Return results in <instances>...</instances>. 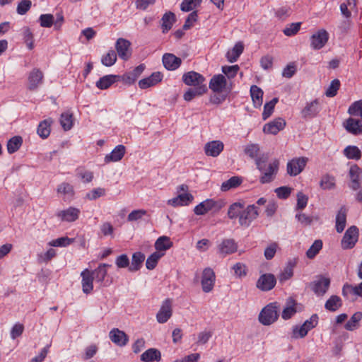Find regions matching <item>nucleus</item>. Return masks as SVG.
<instances>
[{"instance_id": "nucleus-6", "label": "nucleus", "mask_w": 362, "mask_h": 362, "mask_svg": "<svg viewBox=\"0 0 362 362\" xmlns=\"http://www.w3.org/2000/svg\"><path fill=\"white\" fill-rule=\"evenodd\" d=\"M329 285V278L319 275L310 284V287L317 296H323L328 290Z\"/></svg>"}, {"instance_id": "nucleus-37", "label": "nucleus", "mask_w": 362, "mask_h": 362, "mask_svg": "<svg viewBox=\"0 0 362 362\" xmlns=\"http://www.w3.org/2000/svg\"><path fill=\"white\" fill-rule=\"evenodd\" d=\"M243 182V178L239 176L231 177L228 180L223 182L221 186V189L223 192L228 191L231 189H235L240 186Z\"/></svg>"}, {"instance_id": "nucleus-46", "label": "nucleus", "mask_w": 362, "mask_h": 362, "mask_svg": "<svg viewBox=\"0 0 362 362\" xmlns=\"http://www.w3.org/2000/svg\"><path fill=\"white\" fill-rule=\"evenodd\" d=\"M23 139L20 136H15L8 140L7 143V150L9 153H13L21 146Z\"/></svg>"}, {"instance_id": "nucleus-57", "label": "nucleus", "mask_w": 362, "mask_h": 362, "mask_svg": "<svg viewBox=\"0 0 362 362\" xmlns=\"http://www.w3.org/2000/svg\"><path fill=\"white\" fill-rule=\"evenodd\" d=\"M296 313V308L293 301L287 303V305L284 308L281 317L284 320H288Z\"/></svg>"}, {"instance_id": "nucleus-7", "label": "nucleus", "mask_w": 362, "mask_h": 362, "mask_svg": "<svg viewBox=\"0 0 362 362\" xmlns=\"http://www.w3.org/2000/svg\"><path fill=\"white\" fill-rule=\"evenodd\" d=\"M182 81L185 84L194 88L206 86L205 84V78L198 72L191 71L185 73L182 77Z\"/></svg>"}, {"instance_id": "nucleus-15", "label": "nucleus", "mask_w": 362, "mask_h": 362, "mask_svg": "<svg viewBox=\"0 0 362 362\" xmlns=\"http://www.w3.org/2000/svg\"><path fill=\"white\" fill-rule=\"evenodd\" d=\"M44 74L39 69H33L29 74L28 88L31 91L36 90L43 82Z\"/></svg>"}, {"instance_id": "nucleus-64", "label": "nucleus", "mask_w": 362, "mask_h": 362, "mask_svg": "<svg viewBox=\"0 0 362 362\" xmlns=\"http://www.w3.org/2000/svg\"><path fill=\"white\" fill-rule=\"evenodd\" d=\"M238 70H239V66L238 65L222 66V72L228 78H234L237 75Z\"/></svg>"}, {"instance_id": "nucleus-26", "label": "nucleus", "mask_w": 362, "mask_h": 362, "mask_svg": "<svg viewBox=\"0 0 362 362\" xmlns=\"http://www.w3.org/2000/svg\"><path fill=\"white\" fill-rule=\"evenodd\" d=\"M163 79V74L159 72H153L150 76L143 78L139 81V86L141 89H146L153 86L160 82Z\"/></svg>"}, {"instance_id": "nucleus-2", "label": "nucleus", "mask_w": 362, "mask_h": 362, "mask_svg": "<svg viewBox=\"0 0 362 362\" xmlns=\"http://www.w3.org/2000/svg\"><path fill=\"white\" fill-rule=\"evenodd\" d=\"M353 13H357L356 0H344L341 4V35L348 34L353 28Z\"/></svg>"}, {"instance_id": "nucleus-49", "label": "nucleus", "mask_w": 362, "mask_h": 362, "mask_svg": "<svg viewBox=\"0 0 362 362\" xmlns=\"http://www.w3.org/2000/svg\"><path fill=\"white\" fill-rule=\"evenodd\" d=\"M162 257H163V254H161L160 252H154L152 253L146 259V268L149 270L153 269Z\"/></svg>"}, {"instance_id": "nucleus-23", "label": "nucleus", "mask_w": 362, "mask_h": 362, "mask_svg": "<svg viewBox=\"0 0 362 362\" xmlns=\"http://www.w3.org/2000/svg\"><path fill=\"white\" fill-rule=\"evenodd\" d=\"M286 125V122L282 118L276 119L266 124L263 127V132L266 134H276L282 130Z\"/></svg>"}, {"instance_id": "nucleus-55", "label": "nucleus", "mask_w": 362, "mask_h": 362, "mask_svg": "<svg viewBox=\"0 0 362 362\" xmlns=\"http://www.w3.org/2000/svg\"><path fill=\"white\" fill-rule=\"evenodd\" d=\"M339 297L337 296H332L325 303V308L326 310L334 312L339 308Z\"/></svg>"}, {"instance_id": "nucleus-29", "label": "nucleus", "mask_w": 362, "mask_h": 362, "mask_svg": "<svg viewBox=\"0 0 362 362\" xmlns=\"http://www.w3.org/2000/svg\"><path fill=\"white\" fill-rule=\"evenodd\" d=\"M110 267V264L103 263L100 264L95 270L90 271L93 279L97 283H99L100 285L103 284L105 278L107 274V268Z\"/></svg>"}, {"instance_id": "nucleus-9", "label": "nucleus", "mask_w": 362, "mask_h": 362, "mask_svg": "<svg viewBox=\"0 0 362 362\" xmlns=\"http://www.w3.org/2000/svg\"><path fill=\"white\" fill-rule=\"evenodd\" d=\"M216 281V275L211 268L207 267L203 270L202 276V287L205 293H209L214 288Z\"/></svg>"}, {"instance_id": "nucleus-30", "label": "nucleus", "mask_w": 362, "mask_h": 362, "mask_svg": "<svg viewBox=\"0 0 362 362\" xmlns=\"http://www.w3.org/2000/svg\"><path fill=\"white\" fill-rule=\"evenodd\" d=\"M120 78L118 75H106L104 76L96 82V87L100 90H105L110 88L114 83Z\"/></svg>"}, {"instance_id": "nucleus-43", "label": "nucleus", "mask_w": 362, "mask_h": 362, "mask_svg": "<svg viewBox=\"0 0 362 362\" xmlns=\"http://www.w3.org/2000/svg\"><path fill=\"white\" fill-rule=\"evenodd\" d=\"M51 123L52 121L50 119H45L39 124L37 132L41 138L46 139L49 136L51 132Z\"/></svg>"}, {"instance_id": "nucleus-18", "label": "nucleus", "mask_w": 362, "mask_h": 362, "mask_svg": "<svg viewBox=\"0 0 362 362\" xmlns=\"http://www.w3.org/2000/svg\"><path fill=\"white\" fill-rule=\"evenodd\" d=\"M217 247L218 253L220 255L226 256L235 252L238 245L233 239H224Z\"/></svg>"}, {"instance_id": "nucleus-39", "label": "nucleus", "mask_w": 362, "mask_h": 362, "mask_svg": "<svg viewBox=\"0 0 362 362\" xmlns=\"http://www.w3.org/2000/svg\"><path fill=\"white\" fill-rule=\"evenodd\" d=\"M250 95L255 107H260L262 104L263 91L258 86L253 85L250 87Z\"/></svg>"}, {"instance_id": "nucleus-36", "label": "nucleus", "mask_w": 362, "mask_h": 362, "mask_svg": "<svg viewBox=\"0 0 362 362\" xmlns=\"http://www.w3.org/2000/svg\"><path fill=\"white\" fill-rule=\"evenodd\" d=\"M319 103L317 100H315L307 105L302 110V117L304 118L313 117L319 112Z\"/></svg>"}, {"instance_id": "nucleus-4", "label": "nucleus", "mask_w": 362, "mask_h": 362, "mask_svg": "<svg viewBox=\"0 0 362 362\" xmlns=\"http://www.w3.org/2000/svg\"><path fill=\"white\" fill-rule=\"evenodd\" d=\"M358 228L355 226L349 227L341 240V247L345 250L353 248L358 242Z\"/></svg>"}, {"instance_id": "nucleus-3", "label": "nucleus", "mask_w": 362, "mask_h": 362, "mask_svg": "<svg viewBox=\"0 0 362 362\" xmlns=\"http://www.w3.org/2000/svg\"><path fill=\"white\" fill-rule=\"evenodd\" d=\"M279 312V304L277 302L271 303L262 310L259 320L264 325H270L277 320Z\"/></svg>"}, {"instance_id": "nucleus-53", "label": "nucleus", "mask_w": 362, "mask_h": 362, "mask_svg": "<svg viewBox=\"0 0 362 362\" xmlns=\"http://www.w3.org/2000/svg\"><path fill=\"white\" fill-rule=\"evenodd\" d=\"M279 99L277 98H273L269 102L267 103L264 106V111L262 113L263 119H267L269 117L274 109L276 104L278 103Z\"/></svg>"}, {"instance_id": "nucleus-17", "label": "nucleus", "mask_w": 362, "mask_h": 362, "mask_svg": "<svg viewBox=\"0 0 362 362\" xmlns=\"http://www.w3.org/2000/svg\"><path fill=\"white\" fill-rule=\"evenodd\" d=\"M227 81L222 74L214 75L210 80L209 88L214 93H220L226 88Z\"/></svg>"}, {"instance_id": "nucleus-21", "label": "nucleus", "mask_w": 362, "mask_h": 362, "mask_svg": "<svg viewBox=\"0 0 362 362\" xmlns=\"http://www.w3.org/2000/svg\"><path fill=\"white\" fill-rule=\"evenodd\" d=\"M80 210L75 207H69L66 210H62L57 214V216L62 221L74 222L78 218Z\"/></svg>"}, {"instance_id": "nucleus-44", "label": "nucleus", "mask_w": 362, "mask_h": 362, "mask_svg": "<svg viewBox=\"0 0 362 362\" xmlns=\"http://www.w3.org/2000/svg\"><path fill=\"white\" fill-rule=\"evenodd\" d=\"M362 319V313L356 312L351 317V319L345 324L344 327L349 331L355 330L358 327L359 322Z\"/></svg>"}, {"instance_id": "nucleus-31", "label": "nucleus", "mask_w": 362, "mask_h": 362, "mask_svg": "<svg viewBox=\"0 0 362 362\" xmlns=\"http://www.w3.org/2000/svg\"><path fill=\"white\" fill-rule=\"evenodd\" d=\"M173 242L168 236L163 235L159 237L155 243L156 252H160L161 254L165 255V251L173 247Z\"/></svg>"}, {"instance_id": "nucleus-19", "label": "nucleus", "mask_w": 362, "mask_h": 362, "mask_svg": "<svg viewBox=\"0 0 362 362\" xmlns=\"http://www.w3.org/2000/svg\"><path fill=\"white\" fill-rule=\"evenodd\" d=\"M221 208L214 199H206L197 205L194 209V212L197 215H204L213 209L218 210Z\"/></svg>"}, {"instance_id": "nucleus-40", "label": "nucleus", "mask_w": 362, "mask_h": 362, "mask_svg": "<svg viewBox=\"0 0 362 362\" xmlns=\"http://www.w3.org/2000/svg\"><path fill=\"white\" fill-rule=\"evenodd\" d=\"M144 259L145 255L143 253L140 252L134 253L132 255V264L129 267V270L132 272L138 271Z\"/></svg>"}, {"instance_id": "nucleus-20", "label": "nucleus", "mask_w": 362, "mask_h": 362, "mask_svg": "<svg viewBox=\"0 0 362 362\" xmlns=\"http://www.w3.org/2000/svg\"><path fill=\"white\" fill-rule=\"evenodd\" d=\"M163 64L166 69L176 70L182 64V59L171 53H165L163 55Z\"/></svg>"}, {"instance_id": "nucleus-42", "label": "nucleus", "mask_w": 362, "mask_h": 362, "mask_svg": "<svg viewBox=\"0 0 362 362\" xmlns=\"http://www.w3.org/2000/svg\"><path fill=\"white\" fill-rule=\"evenodd\" d=\"M344 154L348 159L358 160L361 158V151L356 146H348L344 149Z\"/></svg>"}, {"instance_id": "nucleus-54", "label": "nucleus", "mask_w": 362, "mask_h": 362, "mask_svg": "<svg viewBox=\"0 0 362 362\" xmlns=\"http://www.w3.org/2000/svg\"><path fill=\"white\" fill-rule=\"evenodd\" d=\"M259 151V147L258 144H250L247 145L244 148V152L246 155H247L250 158L255 159L256 162V158H258V153Z\"/></svg>"}, {"instance_id": "nucleus-34", "label": "nucleus", "mask_w": 362, "mask_h": 362, "mask_svg": "<svg viewBox=\"0 0 362 362\" xmlns=\"http://www.w3.org/2000/svg\"><path fill=\"white\" fill-rule=\"evenodd\" d=\"M208 88L206 86H202L197 88H189L183 95L184 100L186 101H191L193 98L197 96H201L206 93Z\"/></svg>"}, {"instance_id": "nucleus-41", "label": "nucleus", "mask_w": 362, "mask_h": 362, "mask_svg": "<svg viewBox=\"0 0 362 362\" xmlns=\"http://www.w3.org/2000/svg\"><path fill=\"white\" fill-rule=\"evenodd\" d=\"M244 204L240 202H235L230 205L228 210V216L230 219L240 218Z\"/></svg>"}, {"instance_id": "nucleus-10", "label": "nucleus", "mask_w": 362, "mask_h": 362, "mask_svg": "<svg viewBox=\"0 0 362 362\" xmlns=\"http://www.w3.org/2000/svg\"><path fill=\"white\" fill-rule=\"evenodd\" d=\"M328 39V33L324 29L319 30L310 37V47L315 50L320 49L326 45Z\"/></svg>"}, {"instance_id": "nucleus-60", "label": "nucleus", "mask_w": 362, "mask_h": 362, "mask_svg": "<svg viewBox=\"0 0 362 362\" xmlns=\"http://www.w3.org/2000/svg\"><path fill=\"white\" fill-rule=\"evenodd\" d=\"M74 242L73 239L68 237H61L53 240L49 243V245L52 247H66Z\"/></svg>"}, {"instance_id": "nucleus-22", "label": "nucleus", "mask_w": 362, "mask_h": 362, "mask_svg": "<svg viewBox=\"0 0 362 362\" xmlns=\"http://www.w3.org/2000/svg\"><path fill=\"white\" fill-rule=\"evenodd\" d=\"M223 147L224 145L221 141H209L204 146V152L208 156L216 157L223 151Z\"/></svg>"}, {"instance_id": "nucleus-33", "label": "nucleus", "mask_w": 362, "mask_h": 362, "mask_svg": "<svg viewBox=\"0 0 362 362\" xmlns=\"http://www.w3.org/2000/svg\"><path fill=\"white\" fill-rule=\"evenodd\" d=\"M175 15L171 12H166L161 18V28L163 33H168L175 22Z\"/></svg>"}, {"instance_id": "nucleus-25", "label": "nucleus", "mask_w": 362, "mask_h": 362, "mask_svg": "<svg viewBox=\"0 0 362 362\" xmlns=\"http://www.w3.org/2000/svg\"><path fill=\"white\" fill-rule=\"evenodd\" d=\"M109 336L111 341L119 346H125L129 341V337L125 332L117 328L112 329L110 332Z\"/></svg>"}, {"instance_id": "nucleus-1", "label": "nucleus", "mask_w": 362, "mask_h": 362, "mask_svg": "<svg viewBox=\"0 0 362 362\" xmlns=\"http://www.w3.org/2000/svg\"><path fill=\"white\" fill-rule=\"evenodd\" d=\"M269 156L267 154H261L256 158L257 168L260 171L261 176L259 182L262 184L269 183L272 182L279 170V161L274 160L268 163Z\"/></svg>"}, {"instance_id": "nucleus-52", "label": "nucleus", "mask_w": 362, "mask_h": 362, "mask_svg": "<svg viewBox=\"0 0 362 362\" xmlns=\"http://www.w3.org/2000/svg\"><path fill=\"white\" fill-rule=\"evenodd\" d=\"M23 39L28 49L32 50L34 48L33 34L28 27L23 28Z\"/></svg>"}, {"instance_id": "nucleus-58", "label": "nucleus", "mask_w": 362, "mask_h": 362, "mask_svg": "<svg viewBox=\"0 0 362 362\" xmlns=\"http://www.w3.org/2000/svg\"><path fill=\"white\" fill-rule=\"evenodd\" d=\"M201 1L202 0H183L180 9L185 12L190 11L199 6Z\"/></svg>"}, {"instance_id": "nucleus-28", "label": "nucleus", "mask_w": 362, "mask_h": 362, "mask_svg": "<svg viewBox=\"0 0 362 362\" xmlns=\"http://www.w3.org/2000/svg\"><path fill=\"white\" fill-rule=\"evenodd\" d=\"M193 200V196L189 193L179 194L175 198L169 199L168 204L173 206H187Z\"/></svg>"}, {"instance_id": "nucleus-59", "label": "nucleus", "mask_w": 362, "mask_h": 362, "mask_svg": "<svg viewBox=\"0 0 362 362\" xmlns=\"http://www.w3.org/2000/svg\"><path fill=\"white\" fill-rule=\"evenodd\" d=\"M351 115L360 116L362 119V100L354 102L348 110Z\"/></svg>"}, {"instance_id": "nucleus-35", "label": "nucleus", "mask_w": 362, "mask_h": 362, "mask_svg": "<svg viewBox=\"0 0 362 362\" xmlns=\"http://www.w3.org/2000/svg\"><path fill=\"white\" fill-rule=\"evenodd\" d=\"M57 192L59 194L64 196V199H71L74 195V187L67 182H62L59 185L57 189Z\"/></svg>"}, {"instance_id": "nucleus-32", "label": "nucleus", "mask_w": 362, "mask_h": 362, "mask_svg": "<svg viewBox=\"0 0 362 362\" xmlns=\"http://www.w3.org/2000/svg\"><path fill=\"white\" fill-rule=\"evenodd\" d=\"M160 351L156 349L151 348L141 355V360L144 362L160 361Z\"/></svg>"}, {"instance_id": "nucleus-47", "label": "nucleus", "mask_w": 362, "mask_h": 362, "mask_svg": "<svg viewBox=\"0 0 362 362\" xmlns=\"http://www.w3.org/2000/svg\"><path fill=\"white\" fill-rule=\"evenodd\" d=\"M296 266L294 261H289L279 276L281 282L291 279L293 275V268Z\"/></svg>"}, {"instance_id": "nucleus-63", "label": "nucleus", "mask_w": 362, "mask_h": 362, "mask_svg": "<svg viewBox=\"0 0 362 362\" xmlns=\"http://www.w3.org/2000/svg\"><path fill=\"white\" fill-rule=\"evenodd\" d=\"M105 194V189L104 188L98 187L92 189L86 194V198L89 200H95L100 197H103Z\"/></svg>"}, {"instance_id": "nucleus-14", "label": "nucleus", "mask_w": 362, "mask_h": 362, "mask_svg": "<svg viewBox=\"0 0 362 362\" xmlns=\"http://www.w3.org/2000/svg\"><path fill=\"white\" fill-rule=\"evenodd\" d=\"M276 279L272 274L261 275L257 281V287L263 291L272 290L276 285Z\"/></svg>"}, {"instance_id": "nucleus-16", "label": "nucleus", "mask_w": 362, "mask_h": 362, "mask_svg": "<svg viewBox=\"0 0 362 362\" xmlns=\"http://www.w3.org/2000/svg\"><path fill=\"white\" fill-rule=\"evenodd\" d=\"M343 127L349 134L355 136L362 134V119L349 117L344 121Z\"/></svg>"}, {"instance_id": "nucleus-50", "label": "nucleus", "mask_w": 362, "mask_h": 362, "mask_svg": "<svg viewBox=\"0 0 362 362\" xmlns=\"http://www.w3.org/2000/svg\"><path fill=\"white\" fill-rule=\"evenodd\" d=\"M116 61L117 54L112 49L109 50L101 58V63L105 66H112L115 64Z\"/></svg>"}, {"instance_id": "nucleus-51", "label": "nucleus", "mask_w": 362, "mask_h": 362, "mask_svg": "<svg viewBox=\"0 0 362 362\" xmlns=\"http://www.w3.org/2000/svg\"><path fill=\"white\" fill-rule=\"evenodd\" d=\"M322 248V241L316 240L306 252V256L309 259H313Z\"/></svg>"}, {"instance_id": "nucleus-13", "label": "nucleus", "mask_w": 362, "mask_h": 362, "mask_svg": "<svg viewBox=\"0 0 362 362\" xmlns=\"http://www.w3.org/2000/svg\"><path fill=\"white\" fill-rule=\"evenodd\" d=\"M130 47L131 42L129 40L124 38L117 39L115 49L119 57L125 61L128 60L132 54Z\"/></svg>"}, {"instance_id": "nucleus-27", "label": "nucleus", "mask_w": 362, "mask_h": 362, "mask_svg": "<svg viewBox=\"0 0 362 362\" xmlns=\"http://www.w3.org/2000/svg\"><path fill=\"white\" fill-rule=\"evenodd\" d=\"M125 146L123 145L117 146L110 153L107 154L105 157V162L106 163L110 162L119 161L125 154Z\"/></svg>"}, {"instance_id": "nucleus-56", "label": "nucleus", "mask_w": 362, "mask_h": 362, "mask_svg": "<svg viewBox=\"0 0 362 362\" xmlns=\"http://www.w3.org/2000/svg\"><path fill=\"white\" fill-rule=\"evenodd\" d=\"M300 22L290 23L283 30V33L286 36H293L300 30Z\"/></svg>"}, {"instance_id": "nucleus-61", "label": "nucleus", "mask_w": 362, "mask_h": 362, "mask_svg": "<svg viewBox=\"0 0 362 362\" xmlns=\"http://www.w3.org/2000/svg\"><path fill=\"white\" fill-rule=\"evenodd\" d=\"M31 6L32 1L30 0H22L17 5L16 12L19 15H25Z\"/></svg>"}, {"instance_id": "nucleus-45", "label": "nucleus", "mask_w": 362, "mask_h": 362, "mask_svg": "<svg viewBox=\"0 0 362 362\" xmlns=\"http://www.w3.org/2000/svg\"><path fill=\"white\" fill-rule=\"evenodd\" d=\"M342 293L344 296L348 297L349 295H354L362 298V282L356 286L344 285Z\"/></svg>"}, {"instance_id": "nucleus-62", "label": "nucleus", "mask_w": 362, "mask_h": 362, "mask_svg": "<svg viewBox=\"0 0 362 362\" xmlns=\"http://www.w3.org/2000/svg\"><path fill=\"white\" fill-rule=\"evenodd\" d=\"M41 27L51 28L54 23V16L52 14H42L39 18Z\"/></svg>"}, {"instance_id": "nucleus-11", "label": "nucleus", "mask_w": 362, "mask_h": 362, "mask_svg": "<svg viewBox=\"0 0 362 362\" xmlns=\"http://www.w3.org/2000/svg\"><path fill=\"white\" fill-rule=\"evenodd\" d=\"M350 179L349 187L353 190H357L360 188L362 182V169L356 164L352 165L349 171Z\"/></svg>"}, {"instance_id": "nucleus-48", "label": "nucleus", "mask_w": 362, "mask_h": 362, "mask_svg": "<svg viewBox=\"0 0 362 362\" xmlns=\"http://www.w3.org/2000/svg\"><path fill=\"white\" fill-rule=\"evenodd\" d=\"M60 124L64 131L70 130L73 127V115L70 112L62 113Z\"/></svg>"}, {"instance_id": "nucleus-5", "label": "nucleus", "mask_w": 362, "mask_h": 362, "mask_svg": "<svg viewBox=\"0 0 362 362\" xmlns=\"http://www.w3.org/2000/svg\"><path fill=\"white\" fill-rule=\"evenodd\" d=\"M259 216L257 206L255 204L248 205L243 208L239 218V223L241 226L248 227L250 223Z\"/></svg>"}, {"instance_id": "nucleus-12", "label": "nucleus", "mask_w": 362, "mask_h": 362, "mask_svg": "<svg viewBox=\"0 0 362 362\" xmlns=\"http://www.w3.org/2000/svg\"><path fill=\"white\" fill-rule=\"evenodd\" d=\"M173 315L172 300L169 298L165 299L158 312L156 314L158 322L163 324L166 322Z\"/></svg>"}, {"instance_id": "nucleus-24", "label": "nucleus", "mask_w": 362, "mask_h": 362, "mask_svg": "<svg viewBox=\"0 0 362 362\" xmlns=\"http://www.w3.org/2000/svg\"><path fill=\"white\" fill-rule=\"evenodd\" d=\"M81 276L82 278L81 284L83 292L86 294L90 293L93 289V280H95L90 271L86 269L81 272Z\"/></svg>"}, {"instance_id": "nucleus-8", "label": "nucleus", "mask_w": 362, "mask_h": 362, "mask_svg": "<svg viewBox=\"0 0 362 362\" xmlns=\"http://www.w3.org/2000/svg\"><path fill=\"white\" fill-rule=\"evenodd\" d=\"M308 159L305 157L294 158L287 163V173L291 176H296L305 168Z\"/></svg>"}, {"instance_id": "nucleus-38", "label": "nucleus", "mask_w": 362, "mask_h": 362, "mask_svg": "<svg viewBox=\"0 0 362 362\" xmlns=\"http://www.w3.org/2000/svg\"><path fill=\"white\" fill-rule=\"evenodd\" d=\"M243 49L244 46L242 42L236 43L233 48L227 52V59L231 63L236 62L240 55L243 53Z\"/></svg>"}]
</instances>
